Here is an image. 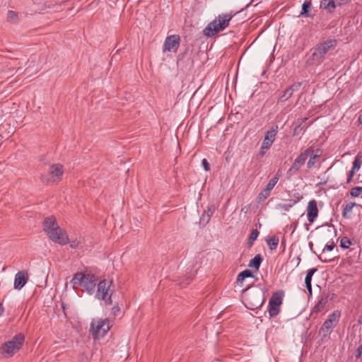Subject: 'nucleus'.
I'll list each match as a JSON object with an SVG mask.
<instances>
[{
    "instance_id": "f257e3e1",
    "label": "nucleus",
    "mask_w": 362,
    "mask_h": 362,
    "mask_svg": "<svg viewBox=\"0 0 362 362\" xmlns=\"http://www.w3.org/2000/svg\"><path fill=\"white\" fill-rule=\"evenodd\" d=\"M43 228L47 236L54 243L62 245L69 243L72 249L83 247L84 238L82 236H78L69 240L66 232L59 227L54 216L47 217L44 220Z\"/></svg>"
},
{
    "instance_id": "f03ea898",
    "label": "nucleus",
    "mask_w": 362,
    "mask_h": 362,
    "mask_svg": "<svg viewBox=\"0 0 362 362\" xmlns=\"http://www.w3.org/2000/svg\"><path fill=\"white\" fill-rule=\"evenodd\" d=\"M25 340L23 334L15 335L11 340L2 344L0 346V355L3 358H11L21 348Z\"/></svg>"
},
{
    "instance_id": "7ed1b4c3",
    "label": "nucleus",
    "mask_w": 362,
    "mask_h": 362,
    "mask_svg": "<svg viewBox=\"0 0 362 362\" xmlns=\"http://www.w3.org/2000/svg\"><path fill=\"white\" fill-rule=\"evenodd\" d=\"M233 16L229 13L218 15L213 21L209 23L204 30V34L207 37H212L218 32L226 28Z\"/></svg>"
},
{
    "instance_id": "20e7f679",
    "label": "nucleus",
    "mask_w": 362,
    "mask_h": 362,
    "mask_svg": "<svg viewBox=\"0 0 362 362\" xmlns=\"http://www.w3.org/2000/svg\"><path fill=\"white\" fill-rule=\"evenodd\" d=\"M97 279L90 273H76L71 281L74 285H78L83 286L87 293L90 295L93 294L95 291Z\"/></svg>"
},
{
    "instance_id": "39448f33",
    "label": "nucleus",
    "mask_w": 362,
    "mask_h": 362,
    "mask_svg": "<svg viewBox=\"0 0 362 362\" xmlns=\"http://www.w3.org/2000/svg\"><path fill=\"white\" fill-rule=\"evenodd\" d=\"M115 292V286L112 279H104L98 284L95 298L102 300L106 305L112 304V296Z\"/></svg>"
},
{
    "instance_id": "423d86ee",
    "label": "nucleus",
    "mask_w": 362,
    "mask_h": 362,
    "mask_svg": "<svg viewBox=\"0 0 362 362\" xmlns=\"http://www.w3.org/2000/svg\"><path fill=\"white\" fill-rule=\"evenodd\" d=\"M337 42L334 40H329L321 44L313 49L310 62L312 64H320L325 59V54L331 49L336 46Z\"/></svg>"
},
{
    "instance_id": "0eeeda50",
    "label": "nucleus",
    "mask_w": 362,
    "mask_h": 362,
    "mask_svg": "<svg viewBox=\"0 0 362 362\" xmlns=\"http://www.w3.org/2000/svg\"><path fill=\"white\" fill-rule=\"evenodd\" d=\"M110 328L108 319L96 318L91 322L90 332L95 339H100L107 334Z\"/></svg>"
},
{
    "instance_id": "6e6552de",
    "label": "nucleus",
    "mask_w": 362,
    "mask_h": 362,
    "mask_svg": "<svg viewBox=\"0 0 362 362\" xmlns=\"http://www.w3.org/2000/svg\"><path fill=\"white\" fill-rule=\"evenodd\" d=\"M245 300L247 308L252 310H256L264 304V293L261 289L254 290L245 295Z\"/></svg>"
},
{
    "instance_id": "1a4fd4ad",
    "label": "nucleus",
    "mask_w": 362,
    "mask_h": 362,
    "mask_svg": "<svg viewBox=\"0 0 362 362\" xmlns=\"http://www.w3.org/2000/svg\"><path fill=\"white\" fill-rule=\"evenodd\" d=\"M284 292L281 290L274 293L269 300L268 311L271 317L276 316L283 303Z\"/></svg>"
},
{
    "instance_id": "9d476101",
    "label": "nucleus",
    "mask_w": 362,
    "mask_h": 362,
    "mask_svg": "<svg viewBox=\"0 0 362 362\" xmlns=\"http://www.w3.org/2000/svg\"><path fill=\"white\" fill-rule=\"evenodd\" d=\"M63 173L62 165L60 164H54L50 166L47 174L42 175V180L47 184L54 183L61 180Z\"/></svg>"
},
{
    "instance_id": "9b49d317",
    "label": "nucleus",
    "mask_w": 362,
    "mask_h": 362,
    "mask_svg": "<svg viewBox=\"0 0 362 362\" xmlns=\"http://www.w3.org/2000/svg\"><path fill=\"white\" fill-rule=\"evenodd\" d=\"M313 151L311 149H307L302 152L294 160L292 166L288 170L287 175L291 177L300 170V168L304 165L308 156Z\"/></svg>"
},
{
    "instance_id": "f8f14e48",
    "label": "nucleus",
    "mask_w": 362,
    "mask_h": 362,
    "mask_svg": "<svg viewBox=\"0 0 362 362\" xmlns=\"http://www.w3.org/2000/svg\"><path fill=\"white\" fill-rule=\"evenodd\" d=\"M180 38L179 35H173L166 37L163 44V52H175L180 46Z\"/></svg>"
},
{
    "instance_id": "ddd939ff",
    "label": "nucleus",
    "mask_w": 362,
    "mask_h": 362,
    "mask_svg": "<svg viewBox=\"0 0 362 362\" xmlns=\"http://www.w3.org/2000/svg\"><path fill=\"white\" fill-rule=\"evenodd\" d=\"M278 133V126H273L268 130L265 134L263 142L262 144V149H269L275 140L276 136Z\"/></svg>"
},
{
    "instance_id": "4468645a",
    "label": "nucleus",
    "mask_w": 362,
    "mask_h": 362,
    "mask_svg": "<svg viewBox=\"0 0 362 362\" xmlns=\"http://www.w3.org/2000/svg\"><path fill=\"white\" fill-rule=\"evenodd\" d=\"M339 315L337 313H333L329 315L328 318L323 323L321 330L324 332H329L332 329L337 325L339 320Z\"/></svg>"
},
{
    "instance_id": "2eb2a0df",
    "label": "nucleus",
    "mask_w": 362,
    "mask_h": 362,
    "mask_svg": "<svg viewBox=\"0 0 362 362\" xmlns=\"http://www.w3.org/2000/svg\"><path fill=\"white\" fill-rule=\"evenodd\" d=\"M28 279V273L25 272H18L15 275L13 286L15 289L21 290L26 284Z\"/></svg>"
},
{
    "instance_id": "dca6fc26",
    "label": "nucleus",
    "mask_w": 362,
    "mask_h": 362,
    "mask_svg": "<svg viewBox=\"0 0 362 362\" xmlns=\"http://www.w3.org/2000/svg\"><path fill=\"white\" fill-rule=\"evenodd\" d=\"M317 215L318 209L317 206V202L314 199L311 200L308 202L307 206V216L310 223H313Z\"/></svg>"
},
{
    "instance_id": "f3484780",
    "label": "nucleus",
    "mask_w": 362,
    "mask_h": 362,
    "mask_svg": "<svg viewBox=\"0 0 362 362\" xmlns=\"http://www.w3.org/2000/svg\"><path fill=\"white\" fill-rule=\"evenodd\" d=\"M216 210V206L214 204L209 205L207 209L204 211L202 216L200 217V223L206 225L207 224Z\"/></svg>"
},
{
    "instance_id": "a211bd4d",
    "label": "nucleus",
    "mask_w": 362,
    "mask_h": 362,
    "mask_svg": "<svg viewBox=\"0 0 362 362\" xmlns=\"http://www.w3.org/2000/svg\"><path fill=\"white\" fill-rule=\"evenodd\" d=\"M317 272L316 268L310 269L308 271L305 278V284L307 289L310 293L312 291V286H311V280L313 274Z\"/></svg>"
},
{
    "instance_id": "6ab92c4d",
    "label": "nucleus",
    "mask_w": 362,
    "mask_h": 362,
    "mask_svg": "<svg viewBox=\"0 0 362 362\" xmlns=\"http://www.w3.org/2000/svg\"><path fill=\"white\" fill-rule=\"evenodd\" d=\"M320 7L331 13L334 10L336 4L334 0H322L320 4Z\"/></svg>"
},
{
    "instance_id": "aec40b11",
    "label": "nucleus",
    "mask_w": 362,
    "mask_h": 362,
    "mask_svg": "<svg viewBox=\"0 0 362 362\" xmlns=\"http://www.w3.org/2000/svg\"><path fill=\"white\" fill-rule=\"evenodd\" d=\"M262 260L263 259L262 256L260 255H257L255 256L253 259H252L250 261L248 267L251 268H255L256 271H258Z\"/></svg>"
},
{
    "instance_id": "412c9836",
    "label": "nucleus",
    "mask_w": 362,
    "mask_h": 362,
    "mask_svg": "<svg viewBox=\"0 0 362 362\" xmlns=\"http://www.w3.org/2000/svg\"><path fill=\"white\" fill-rule=\"evenodd\" d=\"M327 302V300L326 298H322L320 300H318V302L313 307L312 312L317 313L322 311L325 307Z\"/></svg>"
},
{
    "instance_id": "4be33fe9",
    "label": "nucleus",
    "mask_w": 362,
    "mask_h": 362,
    "mask_svg": "<svg viewBox=\"0 0 362 362\" xmlns=\"http://www.w3.org/2000/svg\"><path fill=\"white\" fill-rule=\"evenodd\" d=\"M281 176V172L280 170H278L276 175L272 180H270V181L269 182V183L267 184V185L266 186L265 188L272 192V190L273 189L274 186L278 182Z\"/></svg>"
},
{
    "instance_id": "5701e85b",
    "label": "nucleus",
    "mask_w": 362,
    "mask_h": 362,
    "mask_svg": "<svg viewBox=\"0 0 362 362\" xmlns=\"http://www.w3.org/2000/svg\"><path fill=\"white\" fill-rule=\"evenodd\" d=\"M298 201H300V198H298L297 200H289L288 203L278 204V208L284 211H288Z\"/></svg>"
},
{
    "instance_id": "b1692460",
    "label": "nucleus",
    "mask_w": 362,
    "mask_h": 362,
    "mask_svg": "<svg viewBox=\"0 0 362 362\" xmlns=\"http://www.w3.org/2000/svg\"><path fill=\"white\" fill-rule=\"evenodd\" d=\"M298 86L299 85H293L291 87H289L284 91L281 98H285V100H287L292 95L293 91L297 90Z\"/></svg>"
},
{
    "instance_id": "393cba45",
    "label": "nucleus",
    "mask_w": 362,
    "mask_h": 362,
    "mask_svg": "<svg viewBox=\"0 0 362 362\" xmlns=\"http://www.w3.org/2000/svg\"><path fill=\"white\" fill-rule=\"evenodd\" d=\"M267 244L271 250H276L279 244V238L273 236L267 240Z\"/></svg>"
},
{
    "instance_id": "a878e982",
    "label": "nucleus",
    "mask_w": 362,
    "mask_h": 362,
    "mask_svg": "<svg viewBox=\"0 0 362 362\" xmlns=\"http://www.w3.org/2000/svg\"><path fill=\"white\" fill-rule=\"evenodd\" d=\"M351 244H352L351 240L349 238H347V237H342L340 239V246L343 249H348V248H349L350 246L351 245Z\"/></svg>"
},
{
    "instance_id": "bb28decb",
    "label": "nucleus",
    "mask_w": 362,
    "mask_h": 362,
    "mask_svg": "<svg viewBox=\"0 0 362 362\" xmlns=\"http://www.w3.org/2000/svg\"><path fill=\"white\" fill-rule=\"evenodd\" d=\"M311 8V3L310 1H305L302 6V11L300 14L303 16L308 17L310 15L308 13V10Z\"/></svg>"
},
{
    "instance_id": "cd10ccee",
    "label": "nucleus",
    "mask_w": 362,
    "mask_h": 362,
    "mask_svg": "<svg viewBox=\"0 0 362 362\" xmlns=\"http://www.w3.org/2000/svg\"><path fill=\"white\" fill-rule=\"evenodd\" d=\"M258 235L259 231L257 229H254L251 231L248 239L249 246L252 245L254 241L257 238Z\"/></svg>"
},
{
    "instance_id": "c85d7f7f",
    "label": "nucleus",
    "mask_w": 362,
    "mask_h": 362,
    "mask_svg": "<svg viewBox=\"0 0 362 362\" xmlns=\"http://www.w3.org/2000/svg\"><path fill=\"white\" fill-rule=\"evenodd\" d=\"M271 191L264 188L258 195V199L259 201L265 200L269 195Z\"/></svg>"
},
{
    "instance_id": "c756f323",
    "label": "nucleus",
    "mask_w": 362,
    "mask_h": 362,
    "mask_svg": "<svg viewBox=\"0 0 362 362\" xmlns=\"http://www.w3.org/2000/svg\"><path fill=\"white\" fill-rule=\"evenodd\" d=\"M355 205V203H348L343 209V216H345L347 213L351 212Z\"/></svg>"
},
{
    "instance_id": "7c9ffc66",
    "label": "nucleus",
    "mask_w": 362,
    "mask_h": 362,
    "mask_svg": "<svg viewBox=\"0 0 362 362\" xmlns=\"http://www.w3.org/2000/svg\"><path fill=\"white\" fill-rule=\"evenodd\" d=\"M7 18L11 22H14L17 18V13L13 11H8L7 13Z\"/></svg>"
},
{
    "instance_id": "2f4dec72",
    "label": "nucleus",
    "mask_w": 362,
    "mask_h": 362,
    "mask_svg": "<svg viewBox=\"0 0 362 362\" xmlns=\"http://www.w3.org/2000/svg\"><path fill=\"white\" fill-rule=\"evenodd\" d=\"M362 192V187H356L351 189V194L353 197H358Z\"/></svg>"
},
{
    "instance_id": "473e14b6",
    "label": "nucleus",
    "mask_w": 362,
    "mask_h": 362,
    "mask_svg": "<svg viewBox=\"0 0 362 362\" xmlns=\"http://www.w3.org/2000/svg\"><path fill=\"white\" fill-rule=\"evenodd\" d=\"M317 158V155L312 156L307 163L308 168H311L315 163L316 159Z\"/></svg>"
},
{
    "instance_id": "72a5a7b5",
    "label": "nucleus",
    "mask_w": 362,
    "mask_h": 362,
    "mask_svg": "<svg viewBox=\"0 0 362 362\" xmlns=\"http://www.w3.org/2000/svg\"><path fill=\"white\" fill-rule=\"evenodd\" d=\"M334 247V243L332 241L329 244H327L325 247L323 248V252L325 251H332Z\"/></svg>"
},
{
    "instance_id": "f704fd0d",
    "label": "nucleus",
    "mask_w": 362,
    "mask_h": 362,
    "mask_svg": "<svg viewBox=\"0 0 362 362\" xmlns=\"http://www.w3.org/2000/svg\"><path fill=\"white\" fill-rule=\"evenodd\" d=\"M202 165L206 171H209L210 170V165L206 158H204L202 160Z\"/></svg>"
},
{
    "instance_id": "c9c22d12",
    "label": "nucleus",
    "mask_w": 362,
    "mask_h": 362,
    "mask_svg": "<svg viewBox=\"0 0 362 362\" xmlns=\"http://www.w3.org/2000/svg\"><path fill=\"white\" fill-rule=\"evenodd\" d=\"M244 278L252 277V272L249 269H245L240 273Z\"/></svg>"
},
{
    "instance_id": "e433bc0d",
    "label": "nucleus",
    "mask_w": 362,
    "mask_h": 362,
    "mask_svg": "<svg viewBox=\"0 0 362 362\" xmlns=\"http://www.w3.org/2000/svg\"><path fill=\"white\" fill-rule=\"evenodd\" d=\"M361 167V163H360V161L358 158H356L353 163V168L352 169L354 170H358Z\"/></svg>"
},
{
    "instance_id": "4c0bfd02",
    "label": "nucleus",
    "mask_w": 362,
    "mask_h": 362,
    "mask_svg": "<svg viewBox=\"0 0 362 362\" xmlns=\"http://www.w3.org/2000/svg\"><path fill=\"white\" fill-rule=\"evenodd\" d=\"M245 278H244L240 274H239L238 275V277H237V284L240 286H243V283L244 281Z\"/></svg>"
},
{
    "instance_id": "58836bf2",
    "label": "nucleus",
    "mask_w": 362,
    "mask_h": 362,
    "mask_svg": "<svg viewBox=\"0 0 362 362\" xmlns=\"http://www.w3.org/2000/svg\"><path fill=\"white\" fill-rule=\"evenodd\" d=\"M119 312V308L118 305H115L112 308V313L114 315H117Z\"/></svg>"
},
{
    "instance_id": "ea45409f",
    "label": "nucleus",
    "mask_w": 362,
    "mask_h": 362,
    "mask_svg": "<svg viewBox=\"0 0 362 362\" xmlns=\"http://www.w3.org/2000/svg\"><path fill=\"white\" fill-rule=\"evenodd\" d=\"M297 222H293L292 223L291 225H290V228L292 229V233H294V231L296 230V228H297Z\"/></svg>"
},
{
    "instance_id": "a19ab883",
    "label": "nucleus",
    "mask_w": 362,
    "mask_h": 362,
    "mask_svg": "<svg viewBox=\"0 0 362 362\" xmlns=\"http://www.w3.org/2000/svg\"><path fill=\"white\" fill-rule=\"evenodd\" d=\"M361 355H362V345L359 346L358 348L357 349L356 357L359 358L361 356Z\"/></svg>"
},
{
    "instance_id": "79ce46f5",
    "label": "nucleus",
    "mask_w": 362,
    "mask_h": 362,
    "mask_svg": "<svg viewBox=\"0 0 362 362\" xmlns=\"http://www.w3.org/2000/svg\"><path fill=\"white\" fill-rule=\"evenodd\" d=\"M300 129V124L296 126L293 130V135H296L298 134V131Z\"/></svg>"
},
{
    "instance_id": "37998d69",
    "label": "nucleus",
    "mask_w": 362,
    "mask_h": 362,
    "mask_svg": "<svg viewBox=\"0 0 362 362\" xmlns=\"http://www.w3.org/2000/svg\"><path fill=\"white\" fill-rule=\"evenodd\" d=\"M267 149H262V148H261V150H260V151H259V155H260L261 156H263L264 155V153H265V151H267Z\"/></svg>"
},
{
    "instance_id": "c03bdc74",
    "label": "nucleus",
    "mask_w": 362,
    "mask_h": 362,
    "mask_svg": "<svg viewBox=\"0 0 362 362\" xmlns=\"http://www.w3.org/2000/svg\"><path fill=\"white\" fill-rule=\"evenodd\" d=\"M356 170H354L353 169L349 172V175L350 177H353Z\"/></svg>"
},
{
    "instance_id": "a18cd8bd",
    "label": "nucleus",
    "mask_w": 362,
    "mask_h": 362,
    "mask_svg": "<svg viewBox=\"0 0 362 362\" xmlns=\"http://www.w3.org/2000/svg\"><path fill=\"white\" fill-rule=\"evenodd\" d=\"M358 122L359 124H362V115L358 117Z\"/></svg>"
},
{
    "instance_id": "49530a36",
    "label": "nucleus",
    "mask_w": 362,
    "mask_h": 362,
    "mask_svg": "<svg viewBox=\"0 0 362 362\" xmlns=\"http://www.w3.org/2000/svg\"><path fill=\"white\" fill-rule=\"evenodd\" d=\"M3 311H4V308L1 305V304H0V316L2 315Z\"/></svg>"
},
{
    "instance_id": "de8ad7c7",
    "label": "nucleus",
    "mask_w": 362,
    "mask_h": 362,
    "mask_svg": "<svg viewBox=\"0 0 362 362\" xmlns=\"http://www.w3.org/2000/svg\"><path fill=\"white\" fill-rule=\"evenodd\" d=\"M352 177H350V175H349L348 178H347V182H348V183H349V182H350L351 181Z\"/></svg>"
},
{
    "instance_id": "09e8293b",
    "label": "nucleus",
    "mask_w": 362,
    "mask_h": 362,
    "mask_svg": "<svg viewBox=\"0 0 362 362\" xmlns=\"http://www.w3.org/2000/svg\"><path fill=\"white\" fill-rule=\"evenodd\" d=\"M320 259L321 261H323V262H328V260H327V259H326L323 260V259H322V257H320ZM330 260H331V259H329V261H330Z\"/></svg>"
},
{
    "instance_id": "8fccbe9b",
    "label": "nucleus",
    "mask_w": 362,
    "mask_h": 362,
    "mask_svg": "<svg viewBox=\"0 0 362 362\" xmlns=\"http://www.w3.org/2000/svg\"><path fill=\"white\" fill-rule=\"evenodd\" d=\"M360 322L362 323V320H361V321H360Z\"/></svg>"
}]
</instances>
